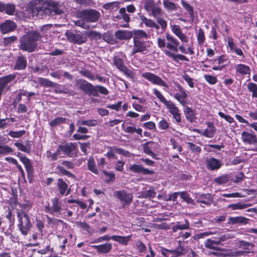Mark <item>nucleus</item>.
<instances>
[{
  "mask_svg": "<svg viewBox=\"0 0 257 257\" xmlns=\"http://www.w3.org/2000/svg\"><path fill=\"white\" fill-rule=\"evenodd\" d=\"M26 9L31 11L33 17L44 15H60L62 10L59 8V4L53 1L44 0H21Z\"/></svg>",
  "mask_w": 257,
  "mask_h": 257,
  "instance_id": "obj_1",
  "label": "nucleus"
},
{
  "mask_svg": "<svg viewBox=\"0 0 257 257\" xmlns=\"http://www.w3.org/2000/svg\"><path fill=\"white\" fill-rule=\"evenodd\" d=\"M45 43L43 37L37 31H31L24 35L20 39V48L23 51L32 52L38 46V42Z\"/></svg>",
  "mask_w": 257,
  "mask_h": 257,
  "instance_id": "obj_2",
  "label": "nucleus"
},
{
  "mask_svg": "<svg viewBox=\"0 0 257 257\" xmlns=\"http://www.w3.org/2000/svg\"><path fill=\"white\" fill-rule=\"evenodd\" d=\"M134 34L132 55L138 53L146 54L150 46V42L147 41L148 38L147 34L143 30H138L134 31Z\"/></svg>",
  "mask_w": 257,
  "mask_h": 257,
  "instance_id": "obj_3",
  "label": "nucleus"
},
{
  "mask_svg": "<svg viewBox=\"0 0 257 257\" xmlns=\"http://www.w3.org/2000/svg\"><path fill=\"white\" fill-rule=\"evenodd\" d=\"M167 39V48L164 50L165 54L172 58L175 62H178L179 60L189 61V59L185 56L176 54L178 51V46L179 45V41L174 37L169 34L166 35Z\"/></svg>",
  "mask_w": 257,
  "mask_h": 257,
  "instance_id": "obj_4",
  "label": "nucleus"
},
{
  "mask_svg": "<svg viewBox=\"0 0 257 257\" xmlns=\"http://www.w3.org/2000/svg\"><path fill=\"white\" fill-rule=\"evenodd\" d=\"M100 13L95 10L89 9L78 11L76 13L78 20L74 21L76 26L85 29H88L87 23H94L98 21Z\"/></svg>",
  "mask_w": 257,
  "mask_h": 257,
  "instance_id": "obj_5",
  "label": "nucleus"
},
{
  "mask_svg": "<svg viewBox=\"0 0 257 257\" xmlns=\"http://www.w3.org/2000/svg\"><path fill=\"white\" fill-rule=\"evenodd\" d=\"M19 224L18 227L22 234L26 235L31 227V223L29 215L23 211H19L17 213Z\"/></svg>",
  "mask_w": 257,
  "mask_h": 257,
  "instance_id": "obj_6",
  "label": "nucleus"
},
{
  "mask_svg": "<svg viewBox=\"0 0 257 257\" xmlns=\"http://www.w3.org/2000/svg\"><path fill=\"white\" fill-rule=\"evenodd\" d=\"M141 76L153 84L163 87L165 91H167L169 88L168 85L161 77L154 73L145 72L142 73Z\"/></svg>",
  "mask_w": 257,
  "mask_h": 257,
  "instance_id": "obj_7",
  "label": "nucleus"
},
{
  "mask_svg": "<svg viewBox=\"0 0 257 257\" xmlns=\"http://www.w3.org/2000/svg\"><path fill=\"white\" fill-rule=\"evenodd\" d=\"M65 36L69 42L79 45L85 43L87 40L86 37L80 32L70 30L65 32Z\"/></svg>",
  "mask_w": 257,
  "mask_h": 257,
  "instance_id": "obj_8",
  "label": "nucleus"
},
{
  "mask_svg": "<svg viewBox=\"0 0 257 257\" xmlns=\"http://www.w3.org/2000/svg\"><path fill=\"white\" fill-rule=\"evenodd\" d=\"M77 84L79 88L86 94L94 96L97 95V91L95 87L85 80L78 79L77 81Z\"/></svg>",
  "mask_w": 257,
  "mask_h": 257,
  "instance_id": "obj_9",
  "label": "nucleus"
},
{
  "mask_svg": "<svg viewBox=\"0 0 257 257\" xmlns=\"http://www.w3.org/2000/svg\"><path fill=\"white\" fill-rule=\"evenodd\" d=\"M52 205L45 207V211L51 214H59L61 210V202L57 197L51 199Z\"/></svg>",
  "mask_w": 257,
  "mask_h": 257,
  "instance_id": "obj_10",
  "label": "nucleus"
},
{
  "mask_svg": "<svg viewBox=\"0 0 257 257\" xmlns=\"http://www.w3.org/2000/svg\"><path fill=\"white\" fill-rule=\"evenodd\" d=\"M113 196L125 204H130L133 200V195L124 190L115 191Z\"/></svg>",
  "mask_w": 257,
  "mask_h": 257,
  "instance_id": "obj_11",
  "label": "nucleus"
},
{
  "mask_svg": "<svg viewBox=\"0 0 257 257\" xmlns=\"http://www.w3.org/2000/svg\"><path fill=\"white\" fill-rule=\"evenodd\" d=\"M176 85L180 92L174 93L173 96L183 106H185L187 104L186 98L188 95L180 84L176 83Z\"/></svg>",
  "mask_w": 257,
  "mask_h": 257,
  "instance_id": "obj_12",
  "label": "nucleus"
},
{
  "mask_svg": "<svg viewBox=\"0 0 257 257\" xmlns=\"http://www.w3.org/2000/svg\"><path fill=\"white\" fill-rule=\"evenodd\" d=\"M172 32L179 38L182 43L185 44L189 42V38L183 33L180 27L177 25L171 26Z\"/></svg>",
  "mask_w": 257,
  "mask_h": 257,
  "instance_id": "obj_13",
  "label": "nucleus"
},
{
  "mask_svg": "<svg viewBox=\"0 0 257 257\" xmlns=\"http://www.w3.org/2000/svg\"><path fill=\"white\" fill-rule=\"evenodd\" d=\"M242 142L249 145H257V137L253 133L243 131L241 133Z\"/></svg>",
  "mask_w": 257,
  "mask_h": 257,
  "instance_id": "obj_14",
  "label": "nucleus"
},
{
  "mask_svg": "<svg viewBox=\"0 0 257 257\" xmlns=\"http://www.w3.org/2000/svg\"><path fill=\"white\" fill-rule=\"evenodd\" d=\"M169 109V112L173 115L177 122L181 121L180 114L178 108L175 106V104L171 100L165 105Z\"/></svg>",
  "mask_w": 257,
  "mask_h": 257,
  "instance_id": "obj_15",
  "label": "nucleus"
},
{
  "mask_svg": "<svg viewBox=\"0 0 257 257\" xmlns=\"http://www.w3.org/2000/svg\"><path fill=\"white\" fill-rule=\"evenodd\" d=\"M93 249H95L98 253H108L112 248V245L110 242H106L99 245H93L91 246Z\"/></svg>",
  "mask_w": 257,
  "mask_h": 257,
  "instance_id": "obj_16",
  "label": "nucleus"
},
{
  "mask_svg": "<svg viewBox=\"0 0 257 257\" xmlns=\"http://www.w3.org/2000/svg\"><path fill=\"white\" fill-rule=\"evenodd\" d=\"M129 170L135 173H142L144 175L153 174L154 171L143 167L141 165L134 164L131 165Z\"/></svg>",
  "mask_w": 257,
  "mask_h": 257,
  "instance_id": "obj_17",
  "label": "nucleus"
},
{
  "mask_svg": "<svg viewBox=\"0 0 257 257\" xmlns=\"http://www.w3.org/2000/svg\"><path fill=\"white\" fill-rule=\"evenodd\" d=\"M16 28V24L10 20H6L0 25V29L3 34H6L14 31Z\"/></svg>",
  "mask_w": 257,
  "mask_h": 257,
  "instance_id": "obj_18",
  "label": "nucleus"
},
{
  "mask_svg": "<svg viewBox=\"0 0 257 257\" xmlns=\"http://www.w3.org/2000/svg\"><path fill=\"white\" fill-rule=\"evenodd\" d=\"M139 17L141 21V25L144 24L146 27L151 29H155L156 30L159 29V26L154 21L152 20L151 19H148L143 15H140Z\"/></svg>",
  "mask_w": 257,
  "mask_h": 257,
  "instance_id": "obj_19",
  "label": "nucleus"
},
{
  "mask_svg": "<svg viewBox=\"0 0 257 257\" xmlns=\"http://www.w3.org/2000/svg\"><path fill=\"white\" fill-rule=\"evenodd\" d=\"M113 61L114 65L119 70L123 72L125 75H130L129 71L127 67L124 65L121 59L115 57L113 58Z\"/></svg>",
  "mask_w": 257,
  "mask_h": 257,
  "instance_id": "obj_20",
  "label": "nucleus"
},
{
  "mask_svg": "<svg viewBox=\"0 0 257 257\" xmlns=\"http://www.w3.org/2000/svg\"><path fill=\"white\" fill-rule=\"evenodd\" d=\"M207 168L211 170L218 169L222 164L220 161L214 158H210L206 160Z\"/></svg>",
  "mask_w": 257,
  "mask_h": 257,
  "instance_id": "obj_21",
  "label": "nucleus"
},
{
  "mask_svg": "<svg viewBox=\"0 0 257 257\" xmlns=\"http://www.w3.org/2000/svg\"><path fill=\"white\" fill-rule=\"evenodd\" d=\"M235 69L236 74L244 76L249 75L250 73V68L249 66L243 64H239L235 66Z\"/></svg>",
  "mask_w": 257,
  "mask_h": 257,
  "instance_id": "obj_22",
  "label": "nucleus"
},
{
  "mask_svg": "<svg viewBox=\"0 0 257 257\" xmlns=\"http://www.w3.org/2000/svg\"><path fill=\"white\" fill-rule=\"evenodd\" d=\"M62 152L65 155L70 156V154L75 150V145L72 143L62 144L60 145Z\"/></svg>",
  "mask_w": 257,
  "mask_h": 257,
  "instance_id": "obj_23",
  "label": "nucleus"
},
{
  "mask_svg": "<svg viewBox=\"0 0 257 257\" xmlns=\"http://www.w3.org/2000/svg\"><path fill=\"white\" fill-rule=\"evenodd\" d=\"M207 128L202 131L201 135L208 138H212L214 135L215 129L213 123L211 122H207Z\"/></svg>",
  "mask_w": 257,
  "mask_h": 257,
  "instance_id": "obj_24",
  "label": "nucleus"
},
{
  "mask_svg": "<svg viewBox=\"0 0 257 257\" xmlns=\"http://www.w3.org/2000/svg\"><path fill=\"white\" fill-rule=\"evenodd\" d=\"M132 238V235L127 236L112 235V240L123 245H126Z\"/></svg>",
  "mask_w": 257,
  "mask_h": 257,
  "instance_id": "obj_25",
  "label": "nucleus"
},
{
  "mask_svg": "<svg viewBox=\"0 0 257 257\" xmlns=\"http://www.w3.org/2000/svg\"><path fill=\"white\" fill-rule=\"evenodd\" d=\"M196 200L202 203L209 205L211 202L212 198L209 194H197L196 196Z\"/></svg>",
  "mask_w": 257,
  "mask_h": 257,
  "instance_id": "obj_26",
  "label": "nucleus"
},
{
  "mask_svg": "<svg viewBox=\"0 0 257 257\" xmlns=\"http://www.w3.org/2000/svg\"><path fill=\"white\" fill-rule=\"evenodd\" d=\"M57 186L59 189V192L61 195H64L66 192V195L70 193V190H68V185L62 179L59 178L57 180Z\"/></svg>",
  "mask_w": 257,
  "mask_h": 257,
  "instance_id": "obj_27",
  "label": "nucleus"
},
{
  "mask_svg": "<svg viewBox=\"0 0 257 257\" xmlns=\"http://www.w3.org/2000/svg\"><path fill=\"white\" fill-rule=\"evenodd\" d=\"M156 144L152 142H147L143 145V150L145 154L155 158V154L152 152V149Z\"/></svg>",
  "mask_w": 257,
  "mask_h": 257,
  "instance_id": "obj_28",
  "label": "nucleus"
},
{
  "mask_svg": "<svg viewBox=\"0 0 257 257\" xmlns=\"http://www.w3.org/2000/svg\"><path fill=\"white\" fill-rule=\"evenodd\" d=\"M20 160L25 165L28 176H31L33 173V168L30 160L25 157H21Z\"/></svg>",
  "mask_w": 257,
  "mask_h": 257,
  "instance_id": "obj_29",
  "label": "nucleus"
},
{
  "mask_svg": "<svg viewBox=\"0 0 257 257\" xmlns=\"http://www.w3.org/2000/svg\"><path fill=\"white\" fill-rule=\"evenodd\" d=\"M43 35L49 38L48 41H50L51 39V33L53 31V25L51 24L45 25L43 26L41 29Z\"/></svg>",
  "mask_w": 257,
  "mask_h": 257,
  "instance_id": "obj_30",
  "label": "nucleus"
},
{
  "mask_svg": "<svg viewBox=\"0 0 257 257\" xmlns=\"http://www.w3.org/2000/svg\"><path fill=\"white\" fill-rule=\"evenodd\" d=\"M27 66V60L26 58L23 56H19L16 61L14 68L16 70H22L26 68Z\"/></svg>",
  "mask_w": 257,
  "mask_h": 257,
  "instance_id": "obj_31",
  "label": "nucleus"
},
{
  "mask_svg": "<svg viewBox=\"0 0 257 257\" xmlns=\"http://www.w3.org/2000/svg\"><path fill=\"white\" fill-rule=\"evenodd\" d=\"M250 204L243 203L241 202H238L234 204H230L227 206V208H230L232 210H242L250 206Z\"/></svg>",
  "mask_w": 257,
  "mask_h": 257,
  "instance_id": "obj_32",
  "label": "nucleus"
},
{
  "mask_svg": "<svg viewBox=\"0 0 257 257\" xmlns=\"http://www.w3.org/2000/svg\"><path fill=\"white\" fill-rule=\"evenodd\" d=\"M115 35L119 40H126L132 37L130 32L125 30H118L115 33Z\"/></svg>",
  "mask_w": 257,
  "mask_h": 257,
  "instance_id": "obj_33",
  "label": "nucleus"
},
{
  "mask_svg": "<svg viewBox=\"0 0 257 257\" xmlns=\"http://www.w3.org/2000/svg\"><path fill=\"white\" fill-rule=\"evenodd\" d=\"M185 223L184 224H181L180 222H177L176 224L172 227L173 232H176L178 229L183 230L188 229L190 226L189 222L187 220H185Z\"/></svg>",
  "mask_w": 257,
  "mask_h": 257,
  "instance_id": "obj_34",
  "label": "nucleus"
},
{
  "mask_svg": "<svg viewBox=\"0 0 257 257\" xmlns=\"http://www.w3.org/2000/svg\"><path fill=\"white\" fill-rule=\"evenodd\" d=\"M97 123V121L95 119H80L77 121L76 125H86L88 126H93L96 125Z\"/></svg>",
  "mask_w": 257,
  "mask_h": 257,
  "instance_id": "obj_35",
  "label": "nucleus"
},
{
  "mask_svg": "<svg viewBox=\"0 0 257 257\" xmlns=\"http://www.w3.org/2000/svg\"><path fill=\"white\" fill-rule=\"evenodd\" d=\"M237 246L241 248L242 249H244V251H247L249 252V250H251L253 247V245L250 242L244 241L243 240H239L237 243Z\"/></svg>",
  "mask_w": 257,
  "mask_h": 257,
  "instance_id": "obj_36",
  "label": "nucleus"
},
{
  "mask_svg": "<svg viewBox=\"0 0 257 257\" xmlns=\"http://www.w3.org/2000/svg\"><path fill=\"white\" fill-rule=\"evenodd\" d=\"M88 169L92 173L98 174V171L96 168L94 159L93 157H91L88 160Z\"/></svg>",
  "mask_w": 257,
  "mask_h": 257,
  "instance_id": "obj_37",
  "label": "nucleus"
},
{
  "mask_svg": "<svg viewBox=\"0 0 257 257\" xmlns=\"http://www.w3.org/2000/svg\"><path fill=\"white\" fill-rule=\"evenodd\" d=\"M197 40L200 46L203 45L205 41V33L203 29L200 28L196 34Z\"/></svg>",
  "mask_w": 257,
  "mask_h": 257,
  "instance_id": "obj_38",
  "label": "nucleus"
},
{
  "mask_svg": "<svg viewBox=\"0 0 257 257\" xmlns=\"http://www.w3.org/2000/svg\"><path fill=\"white\" fill-rule=\"evenodd\" d=\"M245 220L246 218L242 216L229 217L228 218V223L230 224L242 223H243Z\"/></svg>",
  "mask_w": 257,
  "mask_h": 257,
  "instance_id": "obj_39",
  "label": "nucleus"
},
{
  "mask_svg": "<svg viewBox=\"0 0 257 257\" xmlns=\"http://www.w3.org/2000/svg\"><path fill=\"white\" fill-rule=\"evenodd\" d=\"M153 93L155 96L159 99V100L162 102L165 105H166L169 102V100H167L165 97L163 95L161 92L159 91L157 88H154L153 89Z\"/></svg>",
  "mask_w": 257,
  "mask_h": 257,
  "instance_id": "obj_40",
  "label": "nucleus"
},
{
  "mask_svg": "<svg viewBox=\"0 0 257 257\" xmlns=\"http://www.w3.org/2000/svg\"><path fill=\"white\" fill-rule=\"evenodd\" d=\"M153 93L155 96L159 99V100L162 102L165 105H166L169 102V100H167L165 97L163 95L161 92L159 91L157 88H154L153 89Z\"/></svg>",
  "mask_w": 257,
  "mask_h": 257,
  "instance_id": "obj_41",
  "label": "nucleus"
},
{
  "mask_svg": "<svg viewBox=\"0 0 257 257\" xmlns=\"http://www.w3.org/2000/svg\"><path fill=\"white\" fill-rule=\"evenodd\" d=\"M247 87L248 91L251 92L252 97L257 98V84L253 82H250L247 84Z\"/></svg>",
  "mask_w": 257,
  "mask_h": 257,
  "instance_id": "obj_42",
  "label": "nucleus"
},
{
  "mask_svg": "<svg viewBox=\"0 0 257 257\" xmlns=\"http://www.w3.org/2000/svg\"><path fill=\"white\" fill-rule=\"evenodd\" d=\"M163 5L165 8L169 11H175L177 9V6L170 0H164Z\"/></svg>",
  "mask_w": 257,
  "mask_h": 257,
  "instance_id": "obj_43",
  "label": "nucleus"
},
{
  "mask_svg": "<svg viewBox=\"0 0 257 257\" xmlns=\"http://www.w3.org/2000/svg\"><path fill=\"white\" fill-rule=\"evenodd\" d=\"M14 121H15V119L13 117L4 119L0 118V128H6L8 125H10L11 122Z\"/></svg>",
  "mask_w": 257,
  "mask_h": 257,
  "instance_id": "obj_44",
  "label": "nucleus"
},
{
  "mask_svg": "<svg viewBox=\"0 0 257 257\" xmlns=\"http://www.w3.org/2000/svg\"><path fill=\"white\" fill-rule=\"evenodd\" d=\"M184 44H183L181 45L180 46H178V50H180V51L185 54H187L188 53L190 54V55H193L194 53V52L193 51V48L192 46H189L188 47L187 49H186L185 47L184 46Z\"/></svg>",
  "mask_w": 257,
  "mask_h": 257,
  "instance_id": "obj_45",
  "label": "nucleus"
},
{
  "mask_svg": "<svg viewBox=\"0 0 257 257\" xmlns=\"http://www.w3.org/2000/svg\"><path fill=\"white\" fill-rule=\"evenodd\" d=\"M180 195L181 198L183 199V200L187 204L190 205L194 204V200L191 197H190L189 195L186 192H180Z\"/></svg>",
  "mask_w": 257,
  "mask_h": 257,
  "instance_id": "obj_46",
  "label": "nucleus"
},
{
  "mask_svg": "<svg viewBox=\"0 0 257 257\" xmlns=\"http://www.w3.org/2000/svg\"><path fill=\"white\" fill-rule=\"evenodd\" d=\"M218 244V242L217 240H214L211 239H208L205 242V246L210 249H215Z\"/></svg>",
  "mask_w": 257,
  "mask_h": 257,
  "instance_id": "obj_47",
  "label": "nucleus"
},
{
  "mask_svg": "<svg viewBox=\"0 0 257 257\" xmlns=\"http://www.w3.org/2000/svg\"><path fill=\"white\" fill-rule=\"evenodd\" d=\"M77 224L79 226L83 228L89 234H91L93 233V229L90 227L89 225L85 222H77Z\"/></svg>",
  "mask_w": 257,
  "mask_h": 257,
  "instance_id": "obj_48",
  "label": "nucleus"
},
{
  "mask_svg": "<svg viewBox=\"0 0 257 257\" xmlns=\"http://www.w3.org/2000/svg\"><path fill=\"white\" fill-rule=\"evenodd\" d=\"M188 148L194 153L199 154L201 151V148L191 142L187 143Z\"/></svg>",
  "mask_w": 257,
  "mask_h": 257,
  "instance_id": "obj_49",
  "label": "nucleus"
},
{
  "mask_svg": "<svg viewBox=\"0 0 257 257\" xmlns=\"http://www.w3.org/2000/svg\"><path fill=\"white\" fill-rule=\"evenodd\" d=\"M149 13L150 14V15H152L154 18H156L161 15V10L156 5V6L151 10L150 13Z\"/></svg>",
  "mask_w": 257,
  "mask_h": 257,
  "instance_id": "obj_50",
  "label": "nucleus"
},
{
  "mask_svg": "<svg viewBox=\"0 0 257 257\" xmlns=\"http://www.w3.org/2000/svg\"><path fill=\"white\" fill-rule=\"evenodd\" d=\"M25 130H21L19 131H10L9 135L13 138H19L25 134Z\"/></svg>",
  "mask_w": 257,
  "mask_h": 257,
  "instance_id": "obj_51",
  "label": "nucleus"
},
{
  "mask_svg": "<svg viewBox=\"0 0 257 257\" xmlns=\"http://www.w3.org/2000/svg\"><path fill=\"white\" fill-rule=\"evenodd\" d=\"M66 118L64 117H57L53 120H51L49 122V124L51 126H56L59 124L64 123L65 122Z\"/></svg>",
  "mask_w": 257,
  "mask_h": 257,
  "instance_id": "obj_52",
  "label": "nucleus"
},
{
  "mask_svg": "<svg viewBox=\"0 0 257 257\" xmlns=\"http://www.w3.org/2000/svg\"><path fill=\"white\" fill-rule=\"evenodd\" d=\"M155 6L153 0H146L145 2V9L148 13H150L151 10Z\"/></svg>",
  "mask_w": 257,
  "mask_h": 257,
  "instance_id": "obj_53",
  "label": "nucleus"
},
{
  "mask_svg": "<svg viewBox=\"0 0 257 257\" xmlns=\"http://www.w3.org/2000/svg\"><path fill=\"white\" fill-rule=\"evenodd\" d=\"M125 132L127 133H131V134H133V133L136 132L138 134L142 136V128H140L137 129L134 126H128L126 127V128L125 130Z\"/></svg>",
  "mask_w": 257,
  "mask_h": 257,
  "instance_id": "obj_54",
  "label": "nucleus"
},
{
  "mask_svg": "<svg viewBox=\"0 0 257 257\" xmlns=\"http://www.w3.org/2000/svg\"><path fill=\"white\" fill-rule=\"evenodd\" d=\"M119 13L120 16L124 22L128 23L130 21V18L129 15L126 13V9L124 8H121L119 10Z\"/></svg>",
  "mask_w": 257,
  "mask_h": 257,
  "instance_id": "obj_55",
  "label": "nucleus"
},
{
  "mask_svg": "<svg viewBox=\"0 0 257 257\" xmlns=\"http://www.w3.org/2000/svg\"><path fill=\"white\" fill-rule=\"evenodd\" d=\"M158 125L159 128H160V130H165L169 128V123L167 120L165 119H162L159 122Z\"/></svg>",
  "mask_w": 257,
  "mask_h": 257,
  "instance_id": "obj_56",
  "label": "nucleus"
},
{
  "mask_svg": "<svg viewBox=\"0 0 257 257\" xmlns=\"http://www.w3.org/2000/svg\"><path fill=\"white\" fill-rule=\"evenodd\" d=\"M104 177L106 182L113 181L115 178V175L113 173H108L106 171H103Z\"/></svg>",
  "mask_w": 257,
  "mask_h": 257,
  "instance_id": "obj_57",
  "label": "nucleus"
},
{
  "mask_svg": "<svg viewBox=\"0 0 257 257\" xmlns=\"http://www.w3.org/2000/svg\"><path fill=\"white\" fill-rule=\"evenodd\" d=\"M227 42L230 52H233V50L237 47L236 44L234 43L233 38L230 36L227 37Z\"/></svg>",
  "mask_w": 257,
  "mask_h": 257,
  "instance_id": "obj_58",
  "label": "nucleus"
},
{
  "mask_svg": "<svg viewBox=\"0 0 257 257\" xmlns=\"http://www.w3.org/2000/svg\"><path fill=\"white\" fill-rule=\"evenodd\" d=\"M82 73L84 76L91 80H94L96 79H98L100 80L101 79V78L100 77L93 75L91 72H90L88 71H84L82 72Z\"/></svg>",
  "mask_w": 257,
  "mask_h": 257,
  "instance_id": "obj_59",
  "label": "nucleus"
},
{
  "mask_svg": "<svg viewBox=\"0 0 257 257\" xmlns=\"http://www.w3.org/2000/svg\"><path fill=\"white\" fill-rule=\"evenodd\" d=\"M110 239H112V236H109L108 235L106 234L94 240L91 242V243H97L101 242L103 241H109Z\"/></svg>",
  "mask_w": 257,
  "mask_h": 257,
  "instance_id": "obj_60",
  "label": "nucleus"
},
{
  "mask_svg": "<svg viewBox=\"0 0 257 257\" xmlns=\"http://www.w3.org/2000/svg\"><path fill=\"white\" fill-rule=\"evenodd\" d=\"M36 81L38 83H39L41 85L45 86H51L52 83V82L49 80L41 77H38Z\"/></svg>",
  "mask_w": 257,
  "mask_h": 257,
  "instance_id": "obj_61",
  "label": "nucleus"
},
{
  "mask_svg": "<svg viewBox=\"0 0 257 257\" xmlns=\"http://www.w3.org/2000/svg\"><path fill=\"white\" fill-rule=\"evenodd\" d=\"M5 11L7 14L12 15L15 11V6L13 4H7L6 6L5 5Z\"/></svg>",
  "mask_w": 257,
  "mask_h": 257,
  "instance_id": "obj_62",
  "label": "nucleus"
},
{
  "mask_svg": "<svg viewBox=\"0 0 257 257\" xmlns=\"http://www.w3.org/2000/svg\"><path fill=\"white\" fill-rule=\"evenodd\" d=\"M233 237V235L231 233H226L223 234H221L218 238L217 241L218 243L222 241H224L227 239Z\"/></svg>",
  "mask_w": 257,
  "mask_h": 257,
  "instance_id": "obj_63",
  "label": "nucleus"
},
{
  "mask_svg": "<svg viewBox=\"0 0 257 257\" xmlns=\"http://www.w3.org/2000/svg\"><path fill=\"white\" fill-rule=\"evenodd\" d=\"M136 246L138 250L140 252H143L146 250V245L140 240L136 241Z\"/></svg>",
  "mask_w": 257,
  "mask_h": 257,
  "instance_id": "obj_64",
  "label": "nucleus"
}]
</instances>
